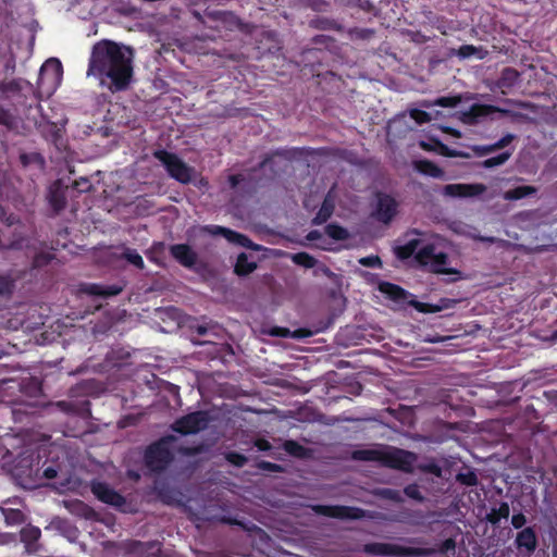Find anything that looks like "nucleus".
I'll return each mask as SVG.
<instances>
[{"label":"nucleus","mask_w":557,"mask_h":557,"mask_svg":"<svg viewBox=\"0 0 557 557\" xmlns=\"http://www.w3.org/2000/svg\"><path fill=\"white\" fill-rule=\"evenodd\" d=\"M134 51L131 47L109 39L92 46L87 76L99 79L111 92L126 90L134 75Z\"/></svg>","instance_id":"f257e3e1"},{"label":"nucleus","mask_w":557,"mask_h":557,"mask_svg":"<svg viewBox=\"0 0 557 557\" xmlns=\"http://www.w3.org/2000/svg\"><path fill=\"white\" fill-rule=\"evenodd\" d=\"M351 458L357 461H375L383 467L405 473H411L417 461L414 453L392 446L356 449L351 453Z\"/></svg>","instance_id":"f03ea898"},{"label":"nucleus","mask_w":557,"mask_h":557,"mask_svg":"<svg viewBox=\"0 0 557 557\" xmlns=\"http://www.w3.org/2000/svg\"><path fill=\"white\" fill-rule=\"evenodd\" d=\"M456 541L453 537L444 540L437 548L426 547H407L394 543H367L362 547V552L369 555L387 556V557H428L436 553L447 554L455 552Z\"/></svg>","instance_id":"7ed1b4c3"},{"label":"nucleus","mask_w":557,"mask_h":557,"mask_svg":"<svg viewBox=\"0 0 557 557\" xmlns=\"http://www.w3.org/2000/svg\"><path fill=\"white\" fill-rule=\"evenodd\" d=\"M175 441L174 435H165L147 446L144 453V462L150 472L162 473L173 462L172 444Z\"/></svg>","instance_id":"20e7f679"},{"label":"nucleus","mask_w":557,"mask_h":557,"mask_svg":"<svg viewBox=\"0 0 557 557\" xmlns=\"http://www.w3.org/2000/svg\"><path fill=\"white\" fill-rule=\"evenodd\" d=\"M414 260L423 268H428L434 274H459L460 272L449 267V257L446 252H436L433 243L423 245L416 253Z\"/></svg>","instance_id":"39448f33"},{"label":"nucleus","mask_w":557,"mask_h":557,"mask_svg":"<svg viewBox=\"0 0 557 557\" xmlns=\"http://www.w3.org/2000/svg\"><path fill=\"white\" fill-rule=\"evenodd\" d=\"M154 159L160 161L170 177L181 184H189L194 169L186 164L176 153L165 149H157L152 152Z\"/></svg>","instance_id":"423d86ee"},{"label":"nucleus","mask_w":557,"mask_h":557,"mask_svg":"<svg viewBox=\"0 0 557 557\" xmlns=\"http://www.w3.org/2000/svg\"><path fill=\"white\" fill-rule=\"evenodd\" d=\"M496 112L510 117L512 121L528 122L530 120L527 114L515 110L504 109L494 104L473 103L467 111L462 113V121L466 124L474 125L478 124L481 119H484Z\"/></svg>","instance_id":"0eeeda50"},{"label":"nucleus","mask_w":557,"mask_h":557,"mask_svg":"<svg viewBox=\"0 0 557 557\" xmlns=\"http://www.w3.org/2000/svg\"><path fill=\"white\" fill-rule=\"evenodd\" d=\"M312 510L320 516L341 520H361L367 517L362 508L345 505H313Z\"/></svg>","instance_id":"6e6552de"},{"label":"nucleus","mask_w":557,"mask_h":557,"mask_svg":"<svg viewBox=\"0 0 557 557\" xmlns=\"http://www.w3.org/2000/svg\"><path fill=\"white\" fill-rule=\"evenodd\" d=\"M209 416L206 411H194L174 421L172 430L176 433L188 435L196 434L208 426Z\"/></svg>","instance_id":"1a4fd4ad"},{"label":"nucleus","mask_w":557,"mask_h":557,"mask_svg":"<svg viewBox=\"0 0 557 557\" xmlns=\"http://www.w3.org/2000/svg\"><path fill=\"white\" fill-rule=\"evenodd\" d=\"M398 212L396 199L385 193L376 194V205L371 212V216L383 224H389Z\"/></svg>","instance_id":"9d476101"},{"label":"nucleus","mask_w":557,"mask_h":557,"mask_svg":"<svg viewBox=\"0 0 557 557\" xmlns=\"http://www.w3.org/2000/svg\"><path fill=\"white\" fill-rule=\"evenodd\" d=\"M90 490L96 498L103 504L115 508H122L126 504L125 497L106 482L92 481Z\"/></svg>","instance_id":"9b49d317"},{"label":"nucleus","mask_w":557,"mask_h":557,"mask_svg":"<svg viewBox=\"0 0 557 557\" xmlns=\"http://www.w3.org/2000/svg\"><path fill=\"white\" fill-rule=\"evenodd\" d=\"M203 231L211 235H221L225 237L228 242L238 244L242 247L258 249V247L253 245V243L248 236L240 234L236 231H233L231 228L220 225H206L203 227Z\"/></svg>","instance_id":"f8f14e48"},{"label":"nucleus","mask_w":557,"mask_h":557,"mask_svg":"<svg viewBox=\"0 0 557 557\" xmlns=\"http://www.w3.org/2000/svg\"><path fill=\"white\" fill-rule=\"evenodd\" d=\"M486 190V186L481 183L473 184H448L443 188V194L448 197H475L482 195Z\"/></svg>","instance_id":"ddd939ff"},{"label":"nucleus","mask_w":557,"mask_h":557,"mask_svg":"<svg viewBox=\"0 0 557 557\" xmlns=\"http://www.w3.org/2000/svg\"><path fill=\"white\" fill-rule=\"evenodd\" d=\"M171 256L183 267L193 268L197 262V253L187 244H175L170 247Z\"/></svg>","instance_id":"4468645a"},{"label":"nucleus","mask_w":557,"mask_h":557,"mask_svg":"<svg viewBox=\"0 0 557 557\" xmlns=\"http://www.w3.org/2000/svg\"><path fill=\"white\" fill-rule=\"evenodd\" d=\"M515 544L517 549H524L528 554L534 553L537 546V536L534 528L527 527L516 535Z\"/></svg>","instance_id":"2eb2a0df"},{"label":"nucleus","mask_w":557,"mask_h":557,"mask_svg":"<svg viewBox=\"0 0 557 557\" xmlns=\"http://www.w3.org/2000/svg\"><path fill=\"white\" fill-rule=\"evenodd\" d=\"M122 287L117 285H101L96 283H87L83 284L81 290L90 296H100V297H112L116 296L122 292Z\"/></svg>","instance_id":"dca6fc26"},{"label":"nucleus","mask_w":557,"mask_h":557,"mask_svg":"<svg viewBox=\"0 0 557 557\" xmlns=\"http://www.w3.org/2000/svg\"><path fill=\"white\" fill-rule=\"evenodd\" d=\"M20 535L28 553H36L38 550V541L41 536V531L38 527L27 525L21 530Z\"/></svg>","instance_id":"f3484780"},{"label":"nucleus","mask_w":557,"mask_h":557,"mask_svg":"<svg viewBox=\"0 0 557 557\" xmlns=\"http://www.w3.org/2000/svg\"><path fill=\"white\" fill-rule=\"evenodd\" d=\"M153 492L158 499L164 505H173L177 503V494L166 482L156 481Z\"/></svg>","instance_id":"a211bd4d"},{"label":"nucleus","mask_w":557,"mask_h":557,"mask_svg":"<svg viewBox=\"0 0 557 557\" xmlns=\"http://www.w3.org/2000/svg\"><path fill=\"white\" fill-rule=\"evenodd\" d=\"M421 247V239L409 238L404 245L396 246L394 253L399 260H407L414 257Z\"/></svg>","instance_id":"6ab92c4d"},{"label":"nucleus","mask_w":557,"mask_h":557,"mask_svg":"<svg viewBox=\"0 0 557 557\" xmlns=\"http://www.w3.org/2000/svg\"><path fill=\"white\" fill-rule=\"evenodd\" d=\"M379 290L394 301H404L408 295L407 290L391 282H381Z\"/></svg>","instance_id":"aec40b11"},{"label":"nucleus","mask_w":557,"mask_h":557,"mask_svg":"<svg viewBox=\"0 0 557 557\" xmlns=\"http://www.w3.org/2000/svg\"><path fill=\"white\" fill-rule=\"evenodd\" d=\"M257 269V262L251 260L246 252H240L234 267V273L238 276H247Z\"/></svg>","instance_id":"412c9836"},{"label":"nucleus","mask_w":557,"mask_h":557,"mask_svg":"<svg viewBox=\"0 0 557 557\" xmlns=\"http://www.w3.org/2000/svg\"><path fill=\"white\" fill-rule=\"evenodd\" d=\"M48 200L55 213H59L66 207V196L64 190L59 186V184H54L50 188Z\"/></svg>","instance_id":"4be33fe9"},{"label":"nucleus","mask_w":557,"mask_h":557,"mask_svg":"<svg viewBox=\"0 0 557 557\" xmlns=\"http://www.w3.org/2000/svg\"><path fill=\"white\" fill-rule=\"evenodd\" d=\"M414 169L419 173L434 178H443L445 176L443 169H441L437 164L426 159L416 161Z\"/></svg>","instance_id":"5701e85b"},{"label":"nucleus","mask_w":557,"mask_h":557,"mask_svg":"<svg viewBox=\"0 0 557 557\" xmlns=\"http://www.w3.org/2000/svg\"><path fill=\"white\" fill-rule=\"evenodd\" d=\"M536 193H537L536 187L531 186V185H521V186H517L512 189L506 190L503 194V198L507 201H516V200H520L525 197L535 195Z\"/></svg>","instance_id":"b1692460"},{"label":"nucleus","mask_w":557,"mask_h":557,"mask_svg":"<svg viewBox=\"0 0 557 557\" xmlns=\"http://www.w3.org/2000/svg\"><path fill=\"white\" fill-rule=\"evenodd\" d=\"M510 515L509 504L506 502H502L498 508H492L488 513H486L484 520L491 523L493 527H497L502 519H507Z\"/></svg>","instance_id":"393cba45"},{"label":"nucleus","mask_w":557,"mask_h":557,"mask_svg":"<svg viewBox=\"0 0 557 557\" xmlns=\"http://www.w3.org/2000/svg\"><path fill=\"white\" fill-rule=\"evenodd\" d=\"M520 73L515 67H505L503 69L500 76L497 81V86L499 88L510 89L512 88L519 81Z\"/></svg>","instance_id":"a878e982"},{"label":"nucleus","mask_w":557,"mask_h":557,"mask_svg":"<svg viewBox=\"0 0 557 557\" xmlns=\"http://www.w3.org/2000/svg\"><path fill=\"white\" fill-rule=\"evenodd\" d=\"M25 238L21 233L13 232L10 238H5L4 233H0V250H17L24 246Z\"/></svg>","instance_id":"bb28decb"},{"label":"nucleus","mask_w":557,"mask_h":557,"mask_svg":"<svg viewBox=\"0 0 557 557\" xmlns=\"http://www.w3.org/2000/svg\"><path fill=\"white\" fill-rule=\"evenodd\" d=\"M334 202L333 200L329 199L327 197L323 200L319 211L312 219L313 225H321L325 223L333 214L334 212Z\"/></svg>","instance_id":"cd10ccee"},{"label":"nucleus","mask_w":557,"mask_h":557,"mask_svg":"<svg viewBox=\"0 0 557 557\" xmlns=\"http://www.w3.org/2000/svg\"><path fill=\"white\" fill-rule=\"evenodd\" d=\"M456 55L460 59H468L475 55L478 59L482 60L487 55V50L473 45H462L456 50Z\"/></svg>","instance_id":"c85d7f7f"},{"label":"nucleus","mask_w":557,"mask_h":557,"mask_svg":"<svg viewBox=\"0 0 557 557\" xmlns=\"http://www.w3.org/2000/svg\"><path fill=\"white\" fill-rule=\"evenodd\" d=\"M283 449L290 456L296 458H306L308 457V449L294 440H286L283 445Z\"/></svg>","instance_id":"c756f323"},{"label":"nucleus","mask_w":557,"mask_h":557,"mask_svg":"<svg viewBox=\"0 0 557 557\" xmlns=\"http://www.w3.org/2000/svg\"><path fill=\"white\" fill-rule=\"evenodd\" d=\"M48 72H52L54 78H59L63 73L62 63L58 59H54V58L46 61L40 69L39 79H44V76Z\"/></svg>","instance_id":"7c9ffc66"},{"label":"nucleus","mask_w":557,"mask_h":557,"mask_svg":"<svg viewBox=\"0 0 557 557\" xmlns=\"http://www.w3.org/2000/svg\"><path fill=\"white\" fill-rule=\"evenodd\" d=\"M325 234L334 240H346L349 238V232L337 223H330L325 226Z\"/></svg>","instance_id":"2f4dec72"},{"label":"nucleus","mask_w":557,"mask_h":557,"mask_svg":"<svg viewBox=\"0 0 557 557\" xmlns=\"http://www.w3.org/2000/svg\"><path fill=\"white\" fill-rule=\"evenodd\" d=\"M511 151H504L495 157L485 159L479 165L485 169H492L505 164L511 157Z\"/></svg>","instance_id":"473e14b6"},{"label":"nucleus","mask_w":557,"mask_h":557,"mask_svg":"<svg viewBox=\"0 0 557 557\" xmlns=\"http://www.w3.org/2000/svg\"><path fill=\"white\" fill-rule=\"evenodd\" d=\"M292 260L295 264L306 269H312L318 263V260L313 256L305 251L294 253Z\"/></svg>","instance_id":"72a5a7b5"},{"label":"nucleus","mask_w":557,"mask_h":557,"mask_svg":"<svg viewBox=\"0 0 557 557\" xmlns=\"http://www.w3.org/2000/svg\"><path fill=\"white\" fill-rule=\"evenodd\" d=\"M121 258L125 259L128 263L133 264L138 270H143L145 268L144 259L136 249L125 248L121 255Z\"/></svg>","instance_id":"f704fd0d"},{"label":"nucleus","mask_w":557,"mask_h":557,"mask_svg":"<svg viewBox=\"0 0 557 557\" xmlns=\"http://www.w3.org/2000/svg\"><path fill=\"white\" fill-rule=\"evenodd\" d=\"M457 482L465 486H475L479 483V479L476 473L473 470H468L467 472H459L456 475Z\"/></svg>","instance_id":"c9c22d12"},{"label":"nucleus","mask_w":557,"mask_h":557,"mask_svg":"<svg viewBox=\"0 0 557 557\" xmlns=\"http://www.w3.org/2000/svg\"><path fill=\"white\" fill-rule=\"evenodd\" d=\"M14 289V280L9 274H0V296H10Z\"/></svg>","instance_id":"e433bc0d"},{"label":"nucleus","mask_w":557,"mask_h":557,"mask_svg":"<svg viewBox=\"0 0 557 557\" xmlns=\"http://www.w3.org/2000/svg\"><path fill=\"white\" fill-rule=\"evenodd\" d=\"M53 259H54V255H52L50 252H45V251L38 252L34 256L33 267L37 268V269L44 268V267L48 265Z\"/></svg>","instance_id":"4c0bfd02"},{"label":"nucleus","mask_w":557,"mask_h":557,"mask_svg":"<svg viewBox=\"0 0 557 557\" xmlns=\"http://www.w3.org/2000/svg\"><path fill=\"white\" fill-rule=\"evenodd\" d=\"M22 90L20 79H11L9 82L0 81V92L2 94H16Z\"/></svg>","instance_id":"58836bf2"},{"label":"nucleus","mask_w":557,"mask_h":557,"mask_svg":"<svg viewBox=\"0 0 557 557\" xmlns=\"http://www.w3.org/2000/svg\"><path fill=\"white\" fill-rule=\"evenodd\" d=\"M404 494L411 498V499H414L419 503H423L425 497L422 495L421 491H420V487L418 484L416 483H412V484H408L405 488H404Z\"/></svg>","instance_id":"ea45409f"},{"label":"nucleus","mask_w":557,"mask_h":557,"mask_svg":"<svg viewBox=\"0 0 557 557\" xmlns=\"http://www.w3.org/2000/svg\"><path fill=\"white\" fill-rule=\"evenodd\" d=\"M225 459L233 466L242 468L248 462V458L237 451H230L226 454Z\"/></svg>","instance_id":"a19ab883"},{"label":"nucleus","mask_w":557,"mask_h":557,"mask_svg":"<svg viewBox=\"0 0 557 557\" xmlns=\"http://www.w3.org/2000/svg\"><path fill=\"white\" fill-rule=\"evenodd\" d=\"M461 101L459 96L440 97L434 101L435 106L443 108H455Z\"/></svg>","instance_id":"79ce46f5"},{"label":"nucleus","mask_w":557,"mask_h":557,"mask_svg":"<svg viewBox=\"0 0 557 557\" xmlns=\"http://www.w3.org/2000/svg\"><path fill=\"white\" fill-rule=\"evenodd\" d=\"M20 161L23 166H28L30 163H39L44 164V158L40 153L32 152V153H22L20 156Z\"/></svg>","instance_id":"37998d69"},{"label":"nucleus","mask_w":557,"mask_h":557,"mask_svg":"<svg viewBox=\"0 0 557 557\" xmlns=\"http://www.w3.org/2000/svg\"><path fill=\"white\" fill-rule=\"evenodd\" d=\"M412 306L422 313H435L442 310L443 306H437L429 302L413 301Z\"/></svg>","instance_id":"c03bdc74"},{"label":"nucleus","mask_w":557,"mask_h":557,"mask_svg":"<svg viewBox=\"0 0 557 557\" xmlns=\"http://www.w3.org/2000/svg\"><path fill=\"white\" fill-rule=\"evenodd\" d=\"M410 117L416 121L419 125L431 122V114L420 109H412L410 111Z\"/></svg>","instance_id":"a18cd8bd"},{"label":"nucleus","mask_w":557,"mask_h":557,"mask_svg":"<svg viewBox=\"0 0 557 557\" xmlns=\"http://www.w3.org/2000/svg\"><path fill=\"white\" fill-rule=\"evenodd\" d=\"M207 14L214 18L216 22L222 23H233L235 21V15L231 12H224V11H212L207 12Z\"/></svg>","instance_id":"49530a36"},{"label":"nucleus","mask_w":557,"mask_h":557,"mask_svg":"<svg viewBox=\"0 0 557 557\" xmlns=\"http://www.w3.org/2000/svg\"><path fill=\"white\" fill-rule=\"evenodd\" d=\"M380 495L388 500L395 502V503H401L403 496L401 492L395 488H383L380 493Z\"/></svg>","instance_id":"de8ad7c7"},{"label":"nucleus","mask_w":557,"mask_h":557,"mask_svg":"<svg viewBox=\"0 0 557 557\" xmlns=\"http://www.w3.org/2000/svg\"><path fill=\"white\" fill-rule=\"evenodd\" d=\"M419 469L422 472L430 473V474H433V475H436V476H441L442 475V468L435 461H430V462H426V463H422V465L419 466Z\"/></svg>","instance_id":"09e8293b"},{"label":"nucleus","mask_w":557,"mask_h":557,"mask_svg":"<svg viewBox=\"0 0 557 557\" xmlns=\"http://www.w3.org/2000/svg\"><path fill=\"white\" fill-rule=\"evenodd\" d=\"M359 263L361 265L368 267V268H381L382 267V260L376 255L363 257V258L359 259Z\"/></svg>","instance_id":"8fccbe9b"},{"label":"nucleus","mask_w":557,"mask_h":557,"mask_svg":"<svg viewBox=\"0 0 557 557\" xmlns=\"http://www.w3.org/2000/svg\"><path fill=\"white\" fill-rule=\"evenodd\" d=\"M471 151L475 157H485L494 151L493 145H473Z\"/></svg>","instance_id":"3c124183"},{"label":"nucleus","mask_w":557,"mask_h":557,"mask_svg":"<svg viewBox=\"0 0 557 557\" xmlns=\"http://www.w3.org/2000/svg\"><path fill=\"white\" fill-rule=\"evenodd\" d=\"M435 144L442 149V153L447 157H460V158H469L470 154L457 150H450L446 145H444L442 141L436 140Z\"/></svg>","instance_id":"603ef678"},{"label":"nucleus","mask_w":557,"mask_h":557,"mask_svg":"<svg viewBox=\"0 0 557 557\" xmlns=\"http://www.w3.org/2000/svg\"><path fill=\"white\" fill-rule=\"evenodd\" d=\"M258 469L268 472H281L283 471V467L278 463L261 460L257 463Z\"/></svg>","instance_id":"864d4df0"},{"label":"nucleus","mask_w":557,"mask_h":557,"mask_svg":"<svg viewBox=\"0 0 557 557\" xmlns=\"http://www.w3.org/2000/svg\"><path fill=\"white\" fill-rule=\"evenodd\" d=\"M504 102L520 109L535 110V104L529 101L506 98Z\"/></svg>","instance_id":"5fc2aeb1"},{"label":"nucleus","mask_w":557,"mask_h":557,"mask_svg":"<svg viewBox=\"0 0 557 557\" xmlns=\"http://www.w3.org/2000/svg\"><path fill=\"white\" fill-rule=\"evenodd\" d=\"M92 185L90 181L86 177H81L73 183V188L78 193H87L91 189Z\"/></svg>","instance_id":"6e6d98bb"},{"label":"nucleus","mask_w":557,"mask_h":557,"mask_svg":"<svg viewBox=\"0 0 557 557\" xmlns=\"http://www.w3.org/2000/svg\"><path fill=\"white\" fill-rule=\"evenodd\" d=\"M351 35L355 38L367 40L374 36V30L370 28H354Z\"/></svg>","instance_id":"4d7b16f0"},{"label":"nucleus","mask_w":557,"mask_h":557,"mask_svg":"<svg viewBox=\"0 0 557 557\" xmlns=\"http://www.w3.org/2000/svg\"><path fill=\"white\" fill-rule=\"evenodd\" d=\"M515 139V135L513 134H506L505 136H503L500 139H498L497 141H495L493 145V148H494V151H497V150H500V149H504L505 147H507L509 144H511Z\"/></svg>","instance_id":"13d9d810"},{"label":"nucleus","mask_w":557,"mask_h":557,"mask_svg":"<svg viewBox=\"0 0 557 557\" xmlns=\"http://www.w3.org/2000/svg\"><path fill=\"white\" fill-rule=\"evenodd\" d=\"M527 523V517L522 512L512 515L511 524L515 529L520 530Z\"/></svg>","instance_id":"bf43d9fd"},{"label":"nucleus","mask_w":557,"mask_h":557,"mask_svg":"<svg viewBox=\"0 0 557 557\" xmlns=\"http://www.w3.org/2000/svg\"><path fill=\"white\" fill-rule=\"evenodd\" d=\"M12 123H13L12 114L10 113L9 110L2 108L0 110V125L11 127Z\"/></svg>","instance_id":"052dcab7"},{"label":"nucleus","mask_w":557,"mask_h":557,"mask_svg":"<svg viewBox=\"0 0 557 557\" xmlns=\"http://www.w3.org/2000/svg\"><path fill=\"white\" fill-rule=\"evenodd\" d=\"M255 446L260 451H268V450H270L272 448V445L270 444V442L268 440H264V438L256 440Z\"/></svg>","instance_id":"680f3d73"},{"label":"nucleus","mask_w":557,"mask_h":557,"mask_svg":"<svg viewBox=\"0 0 557 557\" xmlns=\"http://www.w3.org/2000/svg\"><path fill=\"white\" fill-rule=\"evenodd\" d=\"M244 181L242 174H233L228 176V183L231 188H236Z\"/></svg>","instance_id":"e2e57ef3"},{"label":"nucleus","mask_w":557,"mask_h":557,"mask_svg":"<svg viewBox=\"0 0 557 557\" xmlns=\"http://www.w3.org/2000/svg\"><path fill=\"white\" fill-rule=\"evenodd\" d=\"M42 475L44 478L48 479V480H52L54 478H57L58 475V471L55 468L53 467H47L44 472H42Z\"/></svg>","instance_id":"0e129e2a"},{"label":"nucleus","mask_w":557,"mask_h":557,"mask_svg":"<svg viewBox=\"0 0 557 557\" xmlns=\"http://www.w3.org/2000/svg\"><path fill=\"white\" fill-rule=\"evenodd\" d=\"M478 240L481 242V243H488V244L506 243V240L499 239V238H496V237H493V236H479Z\"/></svg>","instance_id":"69168bd1"},{"label":"nucleus","mask_w":557,"mask_h":557,"mask_svg":"<svg viewBox=\"0 0 557 557\" xmlns=\"http://www.w3.org/2000/svg\"><path fill=\"white\" fill-rule=\"evenodd\" d=\"M312 335V332L306 330V329H298L296 331V336L297 337H308V336H311Z\"/></svg>","instance_id":"338daca9"},{"label":"nucleus","mask_w":557,"mask_h":557,"mask_svg":"<svg viewBox=\"0 0 557 557\" xmlns=\"http://www.w3.org/2000/svg\"><path fill=\"white\" fill-rule=\"evenodd\" d=\"M320 237H321V233L319 231H317V230H313V231L309 232V234L307 236V238L309 240H314V239H318Z\"/></svg>","instance_id":"774afa93"}]
</instances>
